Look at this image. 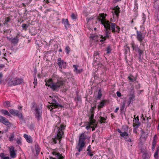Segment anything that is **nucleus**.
Returning a JSON list of instances; mask_svg holds the SVG:
<instances>
[{"instance_id": "nucleus-11", "label": "nucleus", "mask_w": 159, "mask_h": 159, "mask_svg": "<svg viewBox=\"0 0 159 159\" xmlns=\"http://www.w3.org/2000/svg\"><path fill=\"white\" fill-rule=\"evenodd\" d=\"M57 64L60 68H62V67L65 68L66 67V63L63 60H62L61 58L57 59Z\"/></svg>"}, {"instance_id": "nucleus-19", "label": "nucleus", "mask_w": 159, "mask_h": 159, "mask_svg": "<svg viewBox=\"0 0 159 159\" xmlns=\"http://www.w3.org/2000/svg\"><path fill=\"white\" fill-rule=\"evenodd\" d=\"M53 155L56 156L57 159H63V157L62 156L61 154L59 152H53L52 153Z\"/></svg>"}, {"instance_id": "nucleus-24", "label": "nucleus", "mask_w": 159, "mask_h": 159, "mask_svg": "<svg viewBox=\"0 0 159 159\" xmlns=\"http://www.w3.org/2000/svg\"><path fill=\"white\" fill-rule=\"evenodd\" d=\"M73 67L75 68L74 71L77 74L80 73L83 71L82 69H78V66L76 65H74Z\"/></svg>"}, {"instance_id": "nucleus-9", "label": "nucleus", "mask_w": 159, "mask_h": 159, "mask_svg": "<svg viewBox=\"0 0 159 159\" xmlns=\"http://www.w3.org/2000/svg\"><path fill=\"white\" fill-rule=\"evenodd\" d=\"M100 18L99 20L101 21V23L103 25H105L106 24H108L110 23L108 20H106V16L107 15L106 14L104 13L100 14L99 15Z\"/></svg>"}, {"instance_id": "nucleus-4", "label": "nucleus", "mask_w": 159, "mask_h": 159, "mask_svg": "<svg viewBox=\"0 0 159 159\" xmlns=\"http://www.w3.org/2000/svg\"><path fill=\"white\" fill-rule=\"evenodd\" d=\"M65 126L63 125H60V128L59 129L58 131L57 134V136L54 138L52 139V143L53 144H56L57 143V141L59 140L60 142L61 139L62 137V136L63 134V130L65 129Z\"/></svg>"}, {"instance_id": "nucleus-5", "label": "nucleus", "mask_w": 159, "mask_h": 159, "mask_svg": "<svg viewBox=\"0 0 159 159\" xmlns=\"http://www.w3.org/2000/svg\"><path fill=\"white\" fill-rule=\"evenodd\" d=\"M96 107V106L92 107L90 109V115L89 116V124L90 125H93V124L96 123V120L93 119L94 116V110Z\"/></svg>"}, {"instance_id": "nucleus-53", "label": "nucleus", "mask_w": 159, "mask_h": 159, "mask_svg": "<svg viewBox=\"0 0 159 159\" xmlns=\"http://www.w3.org/2000/svg\"><path fill=\"white\" fill-rule=\"evenodd\" d=\"M9 29H7L5 31H4V33H8L9 32Z\"/></svg>"}, {"instance_id": "nucleus-63", "label": "nucleus", "mask_w": 159, "mask_h": 159, "mask_svg": "<svg viewBox=\"0 0 159 159\" xmlns=\"http://www.w3.org/2000/svg\"><path fill=\"white\" fill-rule=\"evenodd\" d=\"M90 148H91V146H90V145H89V146L88 147L87 150H91V149H90Z\"/></svg>"}, {"instance_id": "nucleus-37", "label": "nucleus", "mask_w": 159, "mask_h": 159, "mask_svg": "<svg viewBox=\"0 0 159 159\" xmlns=\"http://www.w3.org/2000/svg\"><path fill=\"white\" fill-rule=\"evenodd\" d=\"M97 125H98V123L96 122L95 123L93 124V125H91L92 127V131H94L95 130V128L97 127Z\"/></svg>"}, {"instance_id": "nucleus-50", "label": "nucleus", "mask_w": 159, "mask_h": 159, "mask_svg": "<svg viewBox=\"0 0 159 159\" xmlns=\"http://www.w3.org/2000/svg\"><path fill=\"white\" fill-rule=\"evenodd\" d=\"M4 153H1L0 154V157L2 158V159L5 157H4Z\"/></svg>"}, {"instance_id": "nucleus-7", "label": "nucleus", "mask_w": 159, "mask_h": 159, "mask_svg": "<svg viewBox=\"0 0 159 159\" xmlns=\"http://www.w3.org/2000/svg\"><path fill=\"white\" fill-rule=\"evenodd\" d=\"M131 47L133 48V50H135L136 52H138L140 56L143 53L144 51H145V48H143L141 49L140 48H139L138 45L135 44L134 42H132L131 43Z\"/></svg>"}, {"instance_id": "nucleus-59", "label": "nucleus", "mask_w": 159, "mask_h": 159, "mask_svg": "<svg viewBox=\"0 0 159 159\" xmlns=\"http://www.w3.org/2000/svg\"><path fill=\"white\" fill-rule=\"evenodd\" d=\"M125 102H124L123 105L122 106V107L123 108H124V107H125Z\"/></svg>"}, {"instance_id": "nucleus-46", "label": "nucleus", "mask_w": 159, "mask_h": 159, "mask_svg": "<svg viewBox=\"0 0 159 159\" xmlns=\"http://www.w3.org/2000/svg\"><path fill=\"white\" fill-rule=\"evenodd\" d=\"M71 17L72 19H75L76 18V16H75V15L73 13L71 14Z\"/></svg>"}, {"instance_id": "nucleus-22", "label": "nucleus", "mask_w": 159, "mask_h": 159, "mask_svg": "<svg viewBox=\"0 0 159 159\" xmlns=\"http://www.w3.org/2000/svg\"><path fill=\"white\" fill-rule=\"evenodd\" d=\"M113 10L114 11V12L116 15L117 17L119 16V14L120 13V8L118 6H116L113 9Z\"/></svg>"}, {"instance_id": "nucleus-62", "label": "nucleus", "mask_w": 159, "mask_h": 159, "mask_svg": "<svg viewBox=\"0 0 159 159\" xmlns=\"http://www.w3.org/2000/svg\"><path fill=\"white\" fill-rule=\"evenodd\" d=\"M3 77L2 74V73H0V78Z\"/></svg>"}, {"instance_id": "nucleus-44", "label": "nucleus", "mask_w": 159, "mask_h": 159, "mask_svg": "<svg viewBox=\"0 0 159 159\" xmlns=\"http://www.w3.org/2000/svg\"><path fill=\"white\" fill-rule=\"evenodd\" d=\"M134 127V129L133 130V132L134 133H135L136 134H138V132H137V129L138 128H136V127Z\"/></svg>"}, {"instance_id": "nucleus-33", "label": "nucleus", "mask_w": 159, "mask_h": 159, "mask_svg": "<svg viewBox=\"0 0 159 159\" xmlns=\"http://www.w3.org/2000/svg\"><path fill=\"white\" fill-rule=\"evenodd\" d=\"M157 141L154 139L152 143V150H154L156 145Z\"/></svg>"}, {"instance_id": "nucleus-21", "label": "nucleus", "mask_w": 159, "mask_h": 159, "mask_svg": "<svg viewBox=\"0 0 159 159\" xmlns=\"http://www.w3.org/2000/svg\"><path fill=\"white\" fill-rule=\"evenodd\" d=\"M117 131L120 134V136L124 138L125 137L126 135H127L128 134L127 132L126 131L122 132L121 131L120 129H117Z\"/></svg>"}, {"instance_id": "nucleus-55", "label": "nucleus", "mask_w": 159, "mask_h": 159, "mask_svg": "<svg viewBox=\"0 0 159 159\" xmlns=\"http://www.w3.org/2000/svg\"><path fill=\"white\" fill-rule=\"evenodd\" d=\"M128 78L131 81L133 82V79H132L131 77H130V76H128Z\"/></svg>"}, {"instance_id": "nucleus-13", "label": "nucleus", "mask_w": 159, "mask_h": 159, "mask_svg": "<svg viewBox=\"0 0 159 159\" xmlns=\"http://www.w3.org/2000/svg\"><path fill=\"white\" fill-rule=\"evenodd\" d=\"M138 119L134 118L133 120V126L138 128L141 125V123L139 122V119L138 116H137Z\"/></svg>"}, {"instance_id": "nucleus-6", "label": "nucleus", "mask_w": 159, "mask_h": 159, "mask_svg": "<svg viewBox=\"0 0 159 159\" xmlns=\"http://www.w3.org/2000/svg\"><path fill=\"white\" fill-rule=\"evenodd\" d=\"M136 32V38L137 40L140 43V45L144 46V44L143 43V40L145 38V35L140 31H137Z\"/></svg>"}, {"instance_id": "nucleus-18", "label": "nucleus", "mask_w": 159, "mask_h": 159, "mask_svg": "<svg viewBox=\"0 0 159 159\" xmlns=\"http://www.w3.org/2000/svg\"><path fill=\"white\" fill-rule=\"evenodd\" d=\"M36 112V115L37 117L38 118L41 115L42 113V110L40 108L36 107L35 110Z\"/></svg>"}, {"instance_id": "nucleus-52", "label": "nucleus", "mask_w": 159, "mask_h": 159, "mask_svg": "<svg viewBox=\"0 0 159 159\" xmlns=\"http://www.w3.org/2000/svg\"><path fill=\"white\" fill-rule=\"evenodd\" d=\"M5 67L4 65L3 64H0V69L4 68Z\"/></svg>"}, {"instance_id": "nucleus-39", "label": "nucleus", "mask_w": 159, "mask_h": 159, "mask_svg": "<svg viewBox=\"0 0 159 159\" xmlns=\"http://www.w3.org/2000/svg\"><path fill=\"white\" fill-rule=\"evenodd\" d=\"M111 50V47L110 46L107 47L106 48V51H107V53H110Z\"/></svg>"}, {"instance_id": "nucleus-35", "label": "nucleus", "mask_w": 159, "mask_h": 159, "mask_svg": "<svg viewBox=\"0 0 159 159\" xmlns=\"http://www.w3.org/2000/svg\"><path fill=\"white\" fill-rule=\"evenodd\" d=\"M125 140L126 141L131 142V139L129 138V135L128 134L126 136L124 137Z\"/></svg>"}, {"instance_id": "nucleus-48", "label": "nucleus", "mask_w": 159, "mask_h": 159, "mask_svg": "<svg viewBox=\"0 0 159 159\" xmlns=\"http://www.w3.org/2000/svg\"><path fill=\"white\" fill-rule=\"evenodd\" d=\"M99 55V53L98 51H96L94 52V56H97L98 55Z\"/></svg>"}, {"instance_id": "nucleus-61", "label": "nucleus", "mask_w": 159, "mask_h": 159, "mask_svg": "<svg viewBox=\"0 0 159 159\" xmlns=\"http://www.w3.org/2000/svg\"><path fill=\"white\" fill-rule=\"evenodd\" d=\"M111 118L112 119H113L114 118V117H115V116L112 114H111Z\"/></svg>"}, {"instance_id": "nucleus-36", "label": "nucleus", "mask_w": 159, "mask_h": 159, "mask_svg": "<svg viewBox=\"0 0 159 159\" xmlns=\"http://www.w3.org/2000/svg\"><path fill=\"white\" fill-rule=\"evenodd\" d=\"M135 96L134 94H131L130 95V97L129 98V100L130 101V102H131V101H133L134 99L135 98Z\"/></svg>"}, {"instance_id": "nucleus-60", "label": "nucleus", "mask_w": 159, "mask_h": 159, "mask_svg": "<svg viewBox=\"0 0 159 159\" xmlns=\"http://www.w3.org/2000/svg\"><path fill=\"white\" fill-rule=\"evenodd\" d=\"M2 159H9V157H5L3 158Z\"/></svg>"}, {"instance_id": "nucleus-45", "label": "nucleus", "mask_w": 159, "mask_h": 159, "mask_svg": "<svg viewBox=\"0 0 159 159\" xmlns=\"http://www.w3.org/2000/svg\"><path fill=\"white\" fill-rule=\"evenodd\" d=\"M52 107H52V105H50L48 106V108L49 109H50V111H52V109L53 108H52Z\"/></svg>"}, {"instance_id": "nucleus-23", "label": "nucleus", "mask_w": 159, "mask_h": 159, "mask_svg": "<svg viewBox=\"0 0 159 159\" xmlns=\"http://www.w3.org/2000/svg\"><path fill=\"white\" fill-rule=\"evenodd\" d=\"M24 137L28 142L29 143H32V142L31 138L30 136H29L26 134H24Z\"/></svg>"}, {"instance_id": "nucleus-2", "label": "nucleus", "mask_w": 159, "mask_h": 159, "mask_svg": "<svg viewBox=\"0 0 159 159\" xmlns=\"http://www.w3.org/2000/svg\"><path fill=\"white\" fill-rule=\"evenodd\" d=\"M111 23L108 24H106V25H103L105 28L106 29L105 34L106 35L103 36L102 35L100 37L101 39L100 41L101 42H104L107 39H109L111 38V36L110 34L111 33Z\"/></svg>"}, {"instance_id": "nucleus-12", "label": "nucleus", "mask_w": 159, "mask_h": 159, "mask_svg": "<svg viewBox=\"0 0 159 159\" xmlns=\"http://www.w3.org/2000/svg\"><path fill=\"white\" fill-rule=\"evenodd\" d=\"M109 101L108 100H102L99 104L98 105V107L99 110H100V109L103 108L105 106V104L106 103H109Z\"/></svg>"}, {"instance_id": "nucleus-16", "label": "nucleus", "mask_w": 159, "mask_h": 159, "mask_svg": "<svg viewBox=\"0 0 159 159\" xmlns=\"http://www.w3.org/2000/svg\"><path fill=\"white\" fill-rule=\"evenodd\" d=\"M52 102L51 103L52 105V107H54V108H56L58 107H62V106L58 104L55 99H52Z\"/></svg>"}, {"instance_id": "nucleus-42", "label": "nucleus", "mask_w": 159, "mask_h": 159, "mask_svg": "<svg viewBox=\"0 0 159 159\" xmlns=\"http://www.w3.org/2000/svg\"><path fill=\"white\" fill-rule=\"evenodd\" d=\"M70 48H69V46H67L66 47V48H65V50H66V51L67 54L69 53V52L70 51Z\"/></svg>"}, {"instance_id": "nucleus-3", "label": "nucleus", "mask_w": 159, "mask_h": 159, "mask_svg": "<svg viewBox=\"0 0 159 159\" xmlns=\"http://www.w3.org/2000/svg\"><path fill=\"white\" fill-rule=\"evenodd\" d=\"M86 136L84 133L81 134L80 136L79 142L76 148L79 152L83 150V148L85 146V141Z\"/></svg>"}, {"instance_id": "nucleus-58", "label": "nucleus", "mask_w": 159, "mask_h": 159, "mask_svg": "<svg viewBox=\"0 0 159 159\" xmlns=\"http://www.w3.org/2000/svg\"><path fill=\"white\" fill-rule=\"evenodd\" d=\"M113 0V2L114 3H116V2H118L121 1V0Z\"/></svg>"}, {"instance_id": "nucleus-40", "label": "nucleus", "mask_w": 159, "mask_h": 159, "mask_svg": "<svg viewBox=\"0 0 159 159\" xmlns=\"http://www.w3.org/2000/svg\"><path fill=\"white\" fill-rule=\"evenodd\" d=\"M22 27L23 28V29L26 30L27 29V26L26 24H23L22 25Z\"/></svg>"}, {"instance_id": "nucleus-14", "label": "nucleus", "mask_w": 159, "mask_h": 159, "mask_svg": "<svg viewBox=\"0 0 159 159\" xmlns=\"http://www.w3.org/2000/svg\"><path fill=\"white\" fill-rule=\"evenodd\" d=\"M20 36V34L18 33L16 37L14 38H11L9 39L10 40H11L12 43L13 44H16L18 43L19 41L18 37Z\"/></svg>"}, {"instance_id": "nucleus-28", "label": "nucleus", "mask_w": 159, "mask_h": 159, "mask_svg": "<svg viewBox=\"0 0 159 159\" xmlns=\"http://www.w3.org/2000/svg\"><path fill=\"white\" fill-rule=\"evenodd\" d=\"M18 111L17 110H15L13 109L10 110L9 111L10 113L14 116H16L17 114Z\"/></svg>"}, {"instance_id": "nucleus-54", "label": "nucleus", "mask_w": 159, "mask_h": 159, "mask_svg": "<svg viewBox=\"0 0 159 159\" xmlns=\"http://www.w3.org/2000/svg\"><path fill=\"white\" fill-rule=\"evenodd\" d=\"M142 19L143 20V23L145 22V19H146V17H145V16H143V17H142Z\"/></svg>"}, {"instance_id": "nucleus-47", "label": "nucleus", "mask_w": 159, "mask_h": 159, "mask_svg": "<svg viewBox=\"0 0 159 159\" xmlns=\"http://www.w3.org/2000/svg\"><path fill=\"white\" fill-rule=\"evenodd\" d=\"M37 80L36 78V77H35L34 78V80L33 83L34 84L36 85L37 84Z\"/></svg>"}, {"instance_id": "nucleus-38", "label": "nucleus", "mask_w": 159, "mask_h": 159, "mask_svg": "<svg viewBox=\"0 0 159 159\" xmlns=\"http://www.w3.org/2000/svg\"><path fill=\"white\" fill-rule=\"evenodd\" d=\"M11 20V18L9 17H7L6 18L4 24H7Z\"/></svg>"}, {"instance_id": "nucleus-56", "label": "nucleus", "mask_w": 159, "mask_h": 159, "mask_svg": "<svg viewBox=\"0 0 159 159\" xmlns=\"http://www.w3.org/2000/svg\"><path fill=\"white\" fill-rule=\"evenodd\" d=\"M119 107H117V108H116V110H115V113H117V111H118V110H119Z\"/></svg>"}, {"instance_id": "nucleus-17", "label": "nucleus", "mask_w": 159, "mask_h": 159, "mask_svg": "<svg viewBox=\"0 0 159 159\" xmlns=\"http://www.w3.org/2000/svg\"><path fill=\"white\" fill-rule=\"evenodd\" d=\"M62 22L65 26V27L66 29H67L69 27L70 24L69 23L68 19H62Z\"/></svg>"}, {"instance_id": "nucleus-20", "label": "nucleus", "mask_w": 159, "mask_h": 159, "mask_svg": "<svg viewBox=\"0 0 159 159\" xmlns=\"http://www.w3.org/2000/svg\"><path fill=\"white\" fill-rule=\"evenodd\" d=\"M10 156L11 158H14L16 156V154L15 152V150L14 147H12L10 149Z\"/></svg>"}, {"instance_id": "nucleus-51", "label": "nucleus", "mask_w": 159, "mask_h": 159, "mask_svg": "<svg viewBox=\"0 0 159 159\" xmlns=\"http://www.w3.org/2000/svg\"><path fill=\"white\" fill-rule=\"evenodd\" d=\"M17 143L18 144H20L21 143V142L20 139H18L17 141Z\"/></svg>"}, {"instance_id": "nucleus-49", "label": "nucleus", "mask_w": 159, "mask_h": 159, "mask_svg": "<svg viewBox=\"0 0 159 159\" xmlns=\"http://www.w3.org/2000/svg\"><path fill=\"white\" fill-rule=\"evenodd\" d=\"M116 94L117 96H118V97H120L121 96V93L119 92H117L116 93Z\"/></svg>"}, {"instance_id": "nucleus-8", "label": "nucleus", "mask_w": 159, "mask_h": 159, "mask_svg": "<svg viewBox=\"0 0 159 159\" xmlns=\"http://www.w3.org/2000/svg\"><path fill=\"white\" fill-rule=\"evenodd\" d=\"M22 82L23 80L22 79L16 77L9 80V83L10 85H16L22 83Z\"/></svg>"}, {"instance_id": "nucleus-57", "label": "nucleus", "mask_w": 159, "mask_h": 159, "mask_svg": "<svg viewBox=\"0 0 159 159\" xmlns=\"http://www.w3.org/2000/svg\"><path fill=\"white\" fill-rule=\"evenodd\" d=\"M134 20H135V18H134V19H133L130 22V24H133L134 23Z\"/></svg>"}, {"instance_id": "nucleus-64", "label": "nucleus", "mask_w": 159, "mask_h": 159, "mask_svg": "<svg viewBox=\"0 0 159 159\" xmlns=\"http://www.w3.org/2000/svg\"><path fill=\"white\" fill-rule=\"evenodd\" d=\"M49 159H57L56 158H53V157H49Z\"/></svg>"}, {"instance_id": "nucleus-32", "label": "nucleus", "mask_w": 159, "mask_h": 159, "mask_svg": "<svg viewBox=\"0 0 159 159\" xmlns=\"http://www.w3.org/2000/svg\"><path fill=\"white\" fill-rule=\"evenodd\" d=\"M16 116H17L19 118L24 120V118L22 114L21 113H19L18 111L17 114Z\"/></svg>"}, {"instance_id": "nucleus-10", "label": "nucleus", "mask_w": 159, "mask_h": 159, "mask_svg": "<svg viewBox=\"0 0 159 159\" xmlns=\"http://www.w3.org/2000/svg\"><path fill=\"white\" fill-rule=\"evenodd\" d=\"M111 32L113 33H115L116 32L118 33L120 32V29L119 26H116V30H115L116 25L115 23H111Z\"/></svg>"}, {"instance_id": "nucleus-30", "label": "nucleus", "mask_w": 159, "mask_h": 159, "mask_svg": "<svg viewBox=\"0 0 159 159\" xmlns=\"http://www.w3.org/2000/svg\"><path fill=\"white\" fill-rule=\"evenodd\" d=\"M35 150L37 154H39L40 152V148L39 146L38 145H35Z\"/></svg>"}, {"instance_id": "nucleus-1", "label": "nucleus", "mask_w": 159, "mask_h": 159, "mask_svg": "<svg viewBox=\"0 0 159 159\" xmlns=\"http://www.w3.org/2000/svg\"><path fill=\"white\" fill-rule=\"evenodd\" d=\"M45 81L46 82V85L50 87L53 91H58L63 86L65 82L64 80L61 78L58 79L57 82L55 83H53L52 78H50L47 81Z\"/></svg>"}, {"instance_id": "nucleus-25", "label": "nucleus", "mask_w": 159, "mask_h": 159, "mask_svg": "<svg viewBox=\"0 0 159 159\" xmlns=\"http://www.w3.org/2000/svg\"><path fill=\"white\" fill-rule=\"evenodd\" d=\"M0 111L2 114H3L4 115H6L8 116H11V115L7 110L2 109Z\"/></svg>"}, {"instance_id": "nucleus-15", "label": "nucleus", "mask_w": 159, "mask_h": 159, "mask_svg": "<svg viewBox=\"0 0 159 159\" xmlns=\"http://www.w3.org/2000/svg\"><path fill=\"white\" fill-rule=\"evenodd\" d=\"M0 118H1V122L2 124L7 126L10 125V122L6 118L2 116H1Z\"/></svg>"}, {"instance_id": "nucleus-26", "label": "nucleus", "mask_w": 159, "mask_h": 159, "mask_svg": "<svg viewBox=\"0 0 159 159\" xmlns=\"http://www.w3.org/2000/svg\"><path fill=\"white\" fill-rule=\"evenodd\" d=\"M102 96V92L101 91V89H99L98 92V94L97 96V98L98 99H100L101 98V97Z\"/></svg>"}, {"instance_id": "nucleus-27", "label": "nucleus", "mask_w": 159, "mask_h": 159, "mask_svg": "<svg viewBox=\"0 0 159 159\" xmlns=\"http://www.w3.org/2000/svg\"><path fill=\"white\" fill-rule=\"evenodd\" d=\"M99 118L101 123H102L105 122L107 120V117L106 116V117H104L100 116Z\"/></svg>"}, {"instance_id": "nucleus-29", "label": "nucleus", "mask_w": 159, "mask_h": 159, "mask_svg": "<svg viewBox=\"0 0 159 159\" xmlns=\"http://www.w3.org/2000/svg\"><path fill=\"white\" fill-rule=\"evenodd\" d=\"M3 106L5 107H9L10 106V102L8 101L4 102L3 103Z\"/></svg>"}, {"instance_id": "nucleus-31", "label": "nucleus", "mask_w": 159, "mask_h": 159, "mask_svg": "<svg viewBox=\"0 0 159 159\" xmlns=\"http://www.w3.org/2000/svg\"><path fill=\"white\" fill-rule=\"evenodd\" d=\"M88 151L87 154L91 157H92L93 155V153L94 151H92L91 150H87Z\"/></svg>"}, {"instance_id": "nucleus-41", "label": "nucleus", "mask_w": 159, "mask_h": 159, "mask_svg": "<svg viewBox=\"0 0 159 159\" xmlns=\"http://www.w3.org/2000/svg\"><path fill=\"white\" fill-rule=\"evenodd\" d=\"M142 157L143 158V159H147L148 158L147 157V154L145 152L143 153L142 155Z\"/></svg>"}, {"instance_id": "nucleus-34", "label": "nucleus", "mask_w": 159, "mask_h": 159, "mask_svg": "<svg viewBox=\"0 0 159 159\" xmlns=\"http://www.w3.org/2000/svg\"><path fill=\"white\" fill-rule=\"evenodd\" d=\"M14 133H13L11 134L9 138V140L10 141H12L13 140V139L14 138Z\"/></svg>"}, {"instance_id": "nucleus-43", "label": "nucleus", "mask_w": 159, "mask_h": 159, "mask_svg": "<svg viewBox=\"0 0 159 159\" xmlns=\"http://www.w3.org/2000/svg\"><path fill=\"white\" fill-rule=\"evenodd\" d=\"M88 125L86 126V128L88 130L90 128H92V125H90L89 124V121L88 122Z\"/></svg>"}]
</instances>
